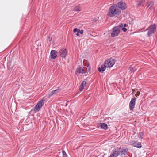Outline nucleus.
<instances>
[{
  "label": "nucleus",
  "mask_w": 157,
  "mask_h": 157,
  "mask_svg": "<svg viewBox=\"0 0 157 157\" xmlns=\"http://www.w3.org/2000/svg\"><path fill=\"white\" fill-rule=\"evenodd\" d=\"M121 29L124 32H126L127 31V29L125 28V27H121Z\"/></svg>",
  "instance_id": "26"
},
{
  "label": "nucleus",
  "mask_w": 157,
  "mask_h": 157,
  "mask_svg": "<svg viewBox=\"0 0 157 157\" xmlns=\"http://www.w3.org/2000/svg\"><path fill=\"white\" fill-rule=\"evenodd\" d=\"M119 25V27H120V28H121V27H124L125 28L128 25L126 24H124V25H123V24L121 23L120 25Z\"/></svg>",
  "instance_id": "22"
},
{
  "label": "nucleus",
  "mask_w": 157,
  "mask_h": 157,
  "mask_svg": "<svg viewBox=\"0 0 157 157\" xmlns=\"http://www.w3.org/2000/svg\"><path fill=\"white\" fill-rule=\"evenodd\" d=\"M75 11L80 12L81 11L80 6V5H78L75 6L74 9Z\"/></svg>",
  "instance_id": "19"
},
{
  "label": "nucleus",
  "mask_w": 157,
  "mask_h": 157,
  "mask_svg": "<svg viewBox=\"0 0 157 157\" xmlns=\"http://www.w3.org/2000/svg\"><path fill=\"white\" fill-rule=\"evenodd\" d=\"M93 21L96 22L97 21V19L96 18H94L93 19Z\"/></svg>",
  "instance_id": "29"
},
{
  "label": "nucleus",
  "mask_w": 157,
  "mask_h": 157,
  "mask_svg": "<svg viewBox=\"0 0 157 157\" xmlns=\"http://www.w3.org/2000/svg\"><path fill=\"white\" fill-rule=\"evenodd\" d=\"M67 50L66 49L62 48L59 51L60 56L63 58H65L67 53Z\"/></svg>",
  "instance_id": "9"
},
{
  "label": "nucleus",
  "mask_w": 157,
  "mask_h": 157,
  "mask_svg": "<svg viewBox=\"0 0 157 157\" xmlns=\"http://www.w3.org/2000/svg\"><path fill=\"white\" fill-rule=\"evenodd\" d=\"M121 28L119 25L113 27L112 29V32L111 33V36L114 37L117 36L120 32Z\"/></svg>",
  "instance_id": "3"
},
{
  "label": "nucleus",
  "mask_w": 157,
  "mask_h": 157,
  "mask_svg": "<svg viewBox=\"0 0 157 157\" xmlns=\"http://www.w3.org/2000/svg\"><path fill=\"white\" fill-rule=\"evenodd\" d=\"M57 52L54 50H52L50 52L51 58V59H54L57 57Z\"/></svg>",
  "instance_id": "11"
},
{
  "label": "nucleus",
  "mask_w": 157,
  "mask_h": 157,
  "mask_svg": "<svg viewBox=\"0 0 157 157\" xmlns=\"http://www.w3.org/2000/svg\"><path fill=\"white\" fill-rule=\"evenodd\" d=\"M86 69L87 72L90 71V67L89 65H87L86 66Z\"/></svg>",
  "instance_id": "25"
},
{
  "label": "nucleus",
  "mask_w": 157,
  "mask_h": 157,
  "mask_svg": "<svg viewBox=\"0 0 157 157\" xmlns=\"http://www.w3.org/2000/svg\"><path fill=\"white\" fill-rule=\"evenodd\" d=\"M128 150V149L126 148V149H122V151H121V153L122 155H125L127 154V152Z\"/></svg>",
  "instance_id": "20"
},
{
  "label": "nucleus",
  "mask_w": 157,
  "mask_h": 157,
  "mask_svg": "<svg viewBox=\"0 0 157 157\" xmlns=\"http://www.w3.org/2000/svg\"><path fill=\"white\" fill-rule=\"evenodd\" d=\"M77 32V33H79V31H78Z\"/></svg>",
  "instance_id": "32"
},
{
  "label": "nucleus",
  "mask_w": 157,
  "mask_h": 157,
  "mask_svg": "<svg viewBox=\"0 0 157 157\" xmlns=\"http://www.w3.org/2000/svg\"><path fill=\"white\" fill-rule=\"evenodd\" d=\"M154 5V2L152 1L148 2L147 3V8L150 9Z\"/></svg>",
  "instance_id": "17"
},
{
  "label": "nucleus",
  "mask_w": 157,
  "mask_h": 157,
  "mask_svg": "<svg viewBox=\"0 0 157 157\" xmlns=\"http://www.w3.org/2000/svg\"><path fill=\"white\" fill-rule=\"evenodd\" d=\"M115 63V60L114 59L110 58L106 60L105 64H106L107 67H111Z\"/></svg>",
  "instance_id": "5"
},
{
  "label": "nucleus",
  "mask_w": 157,
  "mask_h": 157,
  "mask_svg": "<svg viewBox=\"0 0 157 157\" xmlns=\"http://www.w3.org/2000/svg\"><path fill=\"white\" fill-rule=\"evenodd\" d=\"M144 135V132H140V139H142L143 136Z\"/></svg>",
  "instance_id": "23"
},
{
  "label": "nucleus",
  "mask_w": 157,
  "mask_h": 157,
  "mask_svg": "<svg viewBox=\"0 0 157 157\" xmlns=\"http://www.w3.org/2000/svg\"><path fill=\"white\" fill-rule=\"evenodd\" d=\"M129 70L131 72V73H134L135 71L136 70V69L135 67L133 68L130 67Z\"/></svg>",
  "instance_id": "21"
},
{
  "label": "nucleus",
  "mask_w": 157,
  "mask_h": 157,
  "mask_svg": "<svg viewBox=\"0 0 157 157\" xmlns=\"http://www.w3.org/2000/svg\"><path fill=\"white\" fill-rule=\"evenodd\" d=\"M86 84V82L84 80L82 82L79 87V90L80 91H81L84 89Z\"/></svg>",
  "instance_id": "15"
},
{
  "label": "nucleus",
  "mask_w": 157,
  "mask_h": 157,
  "mask_svg": "<svg viewBox=\"0 0 157 157\" xmlns=\"http://www.w3.org/2000/svg\"><path fill=\"white\" fill-rule=\"evenodd\" d=\"M49 41H51L52 40V39L51 38L50 39V38H49Z\"/></svg>",
  "instance_id": "31"
},
{
  "label": "nucleus",
  "mask_w": 157,
  "mask_h": 157,
  "mask_svg": "<svg viewBox=\"0 0 157 157\" xmlns=\"http://www.w3.org/2000/svg\"><path fill=\"white\" fill-rule=\"evenodd\" d=\"M78 31H79V34H82L83 33V31L82 30H79Z\"/></svg>",
  "instance_id": "28"
},
{
  "label": "nucleus",
  "mask_w": 157,
  "mask_h": 157,
  "mask_svg": "<svg viewBox=\"0 0 157 157\" xmlns=\"http://www.w3.org/2000/svg\"><path fill=\"white\" fill-rule=\"evenodd\" d=\"M130 144L132 146L138 148H140L142 147L141 143L137 141L132 140L130 141Z\"/></svg>",
  "instance_id": "7"
},
{
  "label": "nucleus",
  "mask_w": 157,
  "mask_h": 157,
  "mask_svg": "<svg viewBox=\"0 0 157 157\" xmlns=\"http://www.w3.org/2000/svg\"><path fill=\"white\" fill-rule=\"evenodd\" d=\"M45 99L44 98L41 99L33 109V112L36 113L39 111L40 109L43 106L44 104Z\"/></svg>",
  "instance_id": "2"
},
{
  "label": "nucleus",
  "mask_w": 157,
  "mask_h": 157,
  "mask_svg": "<svg viewBox=\"0 0 157 157\" xmlns=\"http://www.w3.org/2000/svg\"><path fill=\"white\" fill-rule=\"evenodd\" d=\"M115 4L117 5L118 9H120L121 10H124L127 7L126 4L122 1H121Z\"/></svg>",
  "instance_id": "6"
},
{
  "label": "nucleus",
  "mask_w": 157,
  "mask_h": 157,
  "mask_svg": "<svg viewBox=\"0 0 157 157\" xmlns=\"http://www.w3.org/2000/svg\"><path fill=\"white\" fill-rule=\"evenodd\" d=\"M121 13V10L118 9L116 5H113L108 10L107 15L110 17H117Z\"/></svg>",
  "instance_id": "1"
},
{
  "label": "nucleus",
  "mask_w": 157,
  "mask_h": 157,
  "mask_svg": "<svg viewBox=\"0 0 157 157\" xmlns=\"http://www.w3.org/2000/svg\"><path fill=\"white\" fill-rule=\"evenodd\" d=\"M100 127L101 129L106 130L108 128V126L106 124L102 123L101 124Z\"/></svg>",
  "instance_id": "18"
},
{
  "label": "nucleus",
  "mask_w": 157,
  "mask_h": 157,
  "mask_svg": "<svg viewBox=\"0 0 157 157\" xmlns=\"http://www.w3.org/2000/svg\"><path fill=\"white\" fill-rule=\"evenodd\" d=\"M145 1L146 0H137L136 2L137 3V6L139 7L143 6Z\"/></svg>",
  "instance_id": "12"
},
{
  "label": "nucleus",
  "mask_w": 157,
  "mask_h": 157,
  "mask_svg": "<svg viewBox=\"0 0 157 157\" xmlns=\"http://www.w3.org/2000/svg\"><path fill=\"white\" fill-rule=\"evenodd\" d=\"M107 67L106 64L102 65L101 67H99L98 68V71L102 73L105 71L106 67Z\"/></svg>",
  "instance_id": "13"
},
{
  "label": "nucleus",
  "mask_w": 157,
  "mask_h": 157,
  "mask_svg": "<svg viewBox=\"0 0 157 157\" xmlns=\"http://www.w3.org/2000/svg\"><path fill=\"white\" fill-rule=\"evenodd\" d=\"M59 87H58V89L56 90H54L52 91L49 94L47 95V98H49L51 96H52L53 95L56 94L58 93L59 92Z\"/></svg>",
  "instance_id": "10"
},
{
  "label": "nucleus",
  "mask_w": 157,
  "mask_h": 157,
  "mask_svg": "<svg viewBox=\"0 0 157 157\" xmlns=\"http://www.w3.org/2000/svg\"><path fill=\"white\" fill-rule=\"evenodd\" d=\"M78 31H79V30L77 28H75L73 30V32L74 33H76Z\"/></svg>",
  "instance_id": "27"
},
{
  "label": "nucleus",
  "mask_w": 157,
  "mask_h": 157,
  "mask_svg": "<svg viewBox=\"0 0 157 157\" xmlns=\"http://www.w3.org/2000/svg\"><path fill=\"white\" fill-rule=\"evenodd\" d=\"M63 157H67V155L64 151H62Z\"/></svg>",
  "instance_id": "24"
},
{
  "label": "nucleus",
  "mask_w": 157,
  "mask_h": 157,
  "mask_svg": "<svg viewBox=\"0 0 157 157\" xmlns=\"http://www.w3.org/2000/svg\"><path fill=\"white\" fill-rule=\"evenodd\" d=\"M117 150H113V153L109 157H117L119 153V151H118Z\"/></svg>",
  "instance_id": "14"
},
{
  "label": "nucleus",
  "mask_w": 157,
  "mask_h": 157,
  "mask_svg": "<svg viewBox=\"0 0 157 157\" xmlns=\"http://www.w3.org/2000/svg\"><path fill=\"white\" fill-rule=\"evenodd\" d=\"M76 35L77 36H79V33H77L76 34Z\"/></svg>",
  "instance_id": "30"
},
{
  "label": "nucleus",
  "mask_w": 157,
  "mask_h": 157,
  "mask_svg": "<svg viewBox=\"0 0 157 157\" xmlns=\"http://www.w3.org/2000/svg\"><path fill=\"white\" fill-rule=\"evenodd\" d=\"M157 26L156 24L151 25L149 26L148 31L147 33V36L148 37L151 36L153 34Z\"/></svg>",
  "instance_id": "4"
},
{
  "label": "nucleus",
  "mask_w": 157,
  "mask_h": 157,
  "mask_svg": "<svg viewBox=\"0 0 157 157\" xmlns=\"http://www.w3.org/2000/svg\"><path fill=\"white\" fill-rule=\"evenodd\" d=\"M77 72L78 73L85 74L86 73V71L83 70L82 67L80 66L78 67Z\"/></svg>",
  "instance_id": "16"
},
{
  "label": "nucleus",
  "mask_w": 157,
  "mask_h": 157,
  "mask_svg": "<svg viewBox=\"0 0 157 157\" xmlns=\"http://www.w3.org/2000/svg\"><path fill=\"white\" fill-rule=\"evenodd\" d=\"M136 101V98L135 97H133L131 99L129 104V109L130 110L132 111L133 110L134 108Z\"/></svg>",
  "instance_id": "8"
}]
</instances>
